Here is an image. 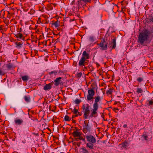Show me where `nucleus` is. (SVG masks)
<instances>
[{
    "mask_svg": "<svg viewBox=\"0 0 153 153\" xmlns=\"http://www.w3.org/2000/svg\"><path fill=\"white\" fill-rule=\"evenodd\" d=\"M151 34V32L148 30L145 29L139 33L137 42L141 45L145 46L148 43Z\"/></svg>",
    "mask_w": 153,
    "mask_h": 153,
    "instance_id": "f257e3e1",
    "label": "nucleus"
},
{
    "mask_svg": "<svg viewBox=\"0 0 153 153\" xmlns=\"http://www.w3.org/2000/svg\"><path fill=\"white\" fill-rule=\"evenodd\" d=\"M83 112L84 113V117L86 119L88 118L90 113V106L88 104H84L82 106Z\"/></svg>",
    "mask_w": 153,
    "mask_h": 153,
    "instance_id": "f03ea898",
    "label": "nucleus"
},
{
    "mask_svg": "<svg viewBox=\"0 0 153 153\" xmlns=\"http://www.w3.org/2000/svg\"><path fill=\"white\" fill-rule=\"evenodd\" d=\"M88 94L87 96V100L91 101L94 98V96L95 95V91L93 89L88 90Z\"/></svg>",
    "mask_w": 153,
    "mask_h": 153,
    "instance_id": "7ed1b4c3",
    "label": "nucleus"
},
{
    "mask_svg": "<svg viewBox=\"0 0 153 153\" xmlns=\"http://www.w3.org/2000/svg\"><path fill=\"white\" fill-rule=\"evenodd\" d=\"M112 37L113 38L112 39V41L108 44V46H110V48L111 49V50L115 49L116 46V37L114 36H113Z\"/></svg>",
    "mask_w": 153,
    "mask_h": 153,
    "instance_id": "20e7f679",
    "label": "nucleus"
},
{
    "mask_svg": "<svg viewBox=\"0 0 153 153\" xmlns=\"http://www.w3.org/2000/svg\"><path fill=\"white\" fill-rule=\"evenodd\" d=\"M98 109V107L93 106V109L91 110V114L90 115L91 117L96 118L97 117V111Z\"/></svg>",
    "mask_w": 153,
    "mask_h": 153,
    "instance_id": "39448f33",
    "label": "nucleus"
},
{
    "mask_svg": "<svg viewBox=\"0 0 153 153\" xmlns=\"http://www.w3.org/2000/svg\"><path fill=\"white\" fill-rule=\"evenodd\" d=\"M87 60L83 58H81L79 60V66L80 67H83L88 64V62H87Z\"/></svg>",
    "mask_w": 153,
    "mask_h": 153,
    "instance_id": "423d86ee",
    "label": "nucleus"
},
{
    "mask_svg": "<svg viewBox=\"0 0 153 153\" xmlns=\"http://www.w3.org/2000/svg\"><path fill=\"white\" fill-rule=\"evenodd\" d=\"M61 77L57 78L54 80V85L56 86H58L59 85H63L64 84V82L61 81Z\"/></svg>",
    "mask_w": 153,
    "mask_h": 153,
    "instance_id": "0eeeda50",
    "label": "nucleus"
},
{
    "mask_svg": "<svg viewBox=\"0 0 153 153\" xmlns=\"http://www.w3.org/2000/svg\"><path fill=\"white\" fill-rule=\"evenodd\" d=\"M86 139L88 142H92V143H95L96 139L95 137L92 135H87L86 136Z\"/></svg>",
    "mask_w": 153,
    "mask_h": 153,
    "instance_id": "6e6552de",
    "label": "nucleus"
},
{
    "mask_svg": "<svg viewBox=\"0 0 153 153\" xmlns=\"http://www.w3.org/2000/svg\"><path fill=\"white\" fill-rule=\"evenodd\" d=\"M78 5L79 7L80 5L84 6L85 4L84 3H91L92 0H77Z\"/></svg>",
    "mask_w": 153,
    "mask_h": 153,
    "instance_id": "1a4fd4ad",
    "label": "nucleus"
},
{
    "mask_svg": "<svg viewBox=\"0 0 153 153\" xmlns=\"http://www.w3.org/2000/svg\"><path fill=\"white\" fill-rule=\"evenodd\" d=\"M83 131L84 133L86 134L88 132H89L90 131L91 127L89 125H83Z\"/></svg>",
    "mask_w": 153,
    "mask_h": 153,
    "instance_id": "9d476101",
    "label": "nucleus"
},
{
    "mask_svg": "<svg viewBox=\"0 0 153 153\" xmlns=\"http://www.w3.org/2000/svg\"><path fill=\"white\" fill-rule=\"evenodd\" d=\"M94 102L93 104V106L99 107L98 102L101 101L100 97L99 96H95L94 97Z\"/></svg>",
    "mask_w": 153,
    "mask_h": 153,
    "instance_id": "9b49d317",
    "label": "nucleus"
},
{
    "mask_svg": "<svg viewBox=\"0 0 153 153\" xmlns=\"http://www.w3.org/2000/svg\"><path fill=\"white\" fill-rule=\"evenodd\" d=\"M54 82L53 81L48 84H46L45 85L43 88V89L45 91L49 90L51 89Z\"/></svg>",
    "mask_w": 153,
    "mask_h": 153,
    "instance_id": "f8f14e48",
    "label": "nucleus"
},
{
    "mask_svg": "<svg viewBox=\"0 0 153 153\" xmlns=\"http://www.w3.org/2000/svg\"><path fill=\"white\" fill-rule=\"evenodd\" d=\"M99 46L101 47L100 49L102 50H106L107 49V44L100 43L98 44Z\"/></svg>",
    "mask_w": 153,
    "mask_h": 153,
    "instance_id": "ddd939ff",
    "label": "nucleus"
},
{
    "mask_svg": "<svg viewBox=\"0 0 153 153\" xmlns=\"http://www.w3.org/2000/svg\"><path fill=\"white\" fill-rule=\"evenodd\" d=\"M58 71L56 70H54L48 73V74L51 78H54L57 75Z\"/></svg>",
    "mask_w": 153,
    "mask_h": 153,
    "instance_id": "4468645a",
    "label": "nucleus"
},
{
    "mask_svg": "<svg viewBox=\"0 0 153 153\" xmlns=\"http://www.w3.org/2000/svg\"><path fill=\"white\" fill-rule=\"evenodd\" d=\"M81 58L86 60L90 58L89 54L87 53L86 51H84L83 52Z\"/></svg>",
    "mask_w": 153,
    "mask_h": 153,
    "instance_id": "2eb2a0df",
    "label": "nucleus"
},
{
    "mask_svg": "<svg viewBox=\"0 0 153 153\" xmlns=\"http://www.w3.org/2000/svg\"><path fill=\"white\" fill-rule=\"evenodd\" d=\"M14 34V35L17 38L21 39L23 41L25 40V36H23L22 34L21 33H19L16 34Z\"/></svg>",
    "mask_w": 153,
    "mask_h": 153,
    "instance_id": "dca6fc26",
    "label": "nucleus"
},
{
    "mask_svg": "<svg viewBox=\"0 0 153 153\" xmlns=\"http://www.w3.org/2000/svg\"><path fill=\"white\" fill-rule=\"evenodd\" d=\"M23 120L22 119H16L14 120V123L16 125H21L23 123Z\"/></svg>",
    "mask_w": 153,
    "mask_h": 153,
    "instance_id": "f3484780",
    "label": "nucleus"
},
{
    "mask_svg": "<svg viewBox=\"0 0 153 153\" xmlns=\"http://www.w3.org/2000/svg\"><path fill=\"white\" fill-rule=\"evenodd\" d=\"M95 143H92V142H89L86 145V147H88L90 149H94V144Z\"/></svg>",
    "mask_w": 153,
    "mask_h": 153,
    "instance_id": "a211bd4d",
    "label": "nucleus"
},
{
    "mask_svg": "<svg viewBox=\"0 0 153 153\" xmlns=\"http://www.w3.org/2000/svg\"><path fill=\"white\" fill-rule=\"evenodd\" d=\"M16 45V47L17 49H20L22 47L23 43L22 42H16L15 43Z\"/></svg>",
    "mask_w": 153,
    "mask_h": 153,
    "instance_id": "6ab92c4d",
    "label": "nucleus"
},
{
    "mask_svg": "<svg viewBox=\"0 0 153 153\" xmlns=\"http://www.w3.org/2000/svg\"><path fill=\"white\" fill-rule=\"evenodd\" d=\"M72 134L74 137H79L81 136V134L80 132L75 131L72 133Z\"/></svg>",
    "mask_w": 153,
    "mask_h": 153,
    "instance_id": "aec40b11",
    "label": "nucleus"
},
{
    "mask_svg": "<svg viewBox=\"0 0 153 153\" xmlns=\"http://www.w3.org/2000/svg\"><path fill=\"white\" fill-rule=\"evenodd\" d=\"M24 98L25 102H26L27 103H29L30 102L31 98L30 96L25 95L24 96Z\"/></svg>",
    "mask_w": 153,
    "mask_h": 153,
    "instance_id": "412c9836",
    "label": "nucleus"
},
{
    "mask_svg": "<svg viewBox=\"0 0 153 153\" xmlns=\"http://www.w3.org/2000/svg\"><path fill=\"white\" fill-rule=\"evenodd\" d=\"M6 67L9 69H14L15 68V67L13 66V65L10 63L7 64Z\"/></svg>",
    "mask_w": 153,
    "mask_h": 153,
    "instance_id": "4be33fe9",
    "label": "nucleus"
},
{
    "mask_svg": "<svg viewBox=\"0 0 153 153\" xmlns=\"http://www.w3.org/2000/svg\"><path fill=\"white\" fill-rule=\"evenodd\" d=\"M129 144L127 141H125L122 143V147L123 148H126L128 146Z\"/></svg>",
    "mask_w": 153,
    "mask_h": 153,
    "instance_id": "5701e85b",
    "label": "nucleus"
},
{
    "mask_svg": "<svg viewBox=\"0 0 153 153\" xmlns=\"http://www.w3.org/2000/svg\"><path fill=\"white\" fill-rule=\"evenodd\" d=\"M21 77L23 81H27L30 79L29 76L27 75L21 76Z\"/></svg>",
    "mask_w": 153,
    "mask_h": 153,
    "instance_id": "b1692460",
    "label": "nucleus"
},
{
    "mask_svg": "<svg viewBox=\"0 0 153 153\" xmlns=\"http://www.w3.org/2000/svg\"><path fill=\"white\" fill-rule=\"evenodd\" d=\"M52 25H54L55 27H57L60 25V23L58 21H57L55 22L52 23Z\"/></svg>",
    "mask_w": 153,
    "mask_h": 153,
    "instance_id": "393cba45",
    "label": "nucleus"
},
{
    "mask_svg": "<svg viewBox=\"0 0 153 153\" xmlns=\"http://www.w3.org/2000/svg\"><path fill=\"white\" fill-rule=\"evenodd\" d=\"M136 92L138 94L142 93L143 92V90L141 88H137Z\"/></svg>",
    "mask_w": 153,
    "mask_h": 153,
    "instance_id": "a878e982",
    "label": "nucleus"
},
{
    "mask_svg": "<svg viewBox=\"0 0 153 153\" xmlns=\"http://www.w3.org/2000/svg\"><path fill=\"white\" fill-rule=\"evenodd\" d=\"M47 7L48 8V10H52L53 9V7L52 6V4H48L47 5Z\"/></svg>",
    "mask_w": 153,
    "mask_h": 153,
    "instance_id": "bb28decb",
    "label": "nucleus"
},
{
    "mask_svg": "<svg viewBox=\"0 0 153 153\" xmlns=\"http://www.w3.org/2000/svg\"><path fill=\"white\" fill-rule=\"evenodd\" d=\"M88 68L89 70L90 71H92L94 69V68L91 65H89L88 66Z\"/></svg>",
    "mask_w": 153,
    "mask_h": 153,
    "instance_id": "cd10ccee",
    "label": "nucleus"
},
{
    "mask_svg": "<svg viewBox=\"0 0 153 153\" xmlns=\"http://www.w3.org/2000/svg\"><path fill=\"white\" fill-rule=\"evenodd\" d=\"M95 38L93 36H91L89 37V40L91 42H93L95 40Z\"/></svg>",
    "mask_w": 153,
    "mask_h": 153,
    "instance_id": "c85d7f7f",
    "label": "nucleus"
},
{
    "mask_svg": "<svg viewBox=\"0 0 153 153\" xmlns=\"http://www.w3.org/2000/svg\"><path fill=\"white\" fill-rule=\"evenodd\" d=\"M81 149L82 150V152L83 153H89L88 151L85 148H82Z\"/></svg>",
    "mask_w": 153,
    "mask_h": 153,
    "instance_id": "c756f323",
    "label": "nucleus"
},
{
    "mask_svg": "<svg viewBox=\"0 0 153 153\" xmlns=\"http://www.w3.org/2000/svg\"><path fill=\"white\" fill-rule=\"evenodd\" d=\"M112 89L111 88H110L107 91L106 93L108 95H109L111 94L112 93Z\"/></svg>",
    "mask_w": 153,
    "mask_h": 153,
    "instance_id": "7c9ffc66",
    "label": "nucleus"
},
{
    "mask_svg": "<svg viewBox=\"0 0 153 153\" xmlns=\"http://www.w3.org/2000/svg\"><path fill=\"white\" fill-rule=\"evenodd\" d=\"M141 137H143L145 140H148V136L144 133H143V134L141 135Z\"/></svg>",
    "mask_w": 153,
    "mask_h": 153,
    "instance_id": "2f4dec72",
    "label": "nucleus"
},
{
    "mask_svg": "<svg viewBox=\"0 0 153 153\" xmlns=\"http://www.w3.org/2000/svg\"><path fill=\"white\" fill-rule=\"evenodd\" d=\"M71 119L68 115H65L64 117V120L65 121H70Z\"/></svg>",
    "mask_w": 153,
    "mask_h": 153,
    "instance_id": "473e14b6",
    "label": "nucleus"
},
{
    "mask_svg": "<svg viewBox=\"0 0 153 153\" xmlns=\"http://www.w3.org/2000/svg\"><path fill=\"white\" fill-rule=\"evenodd\" d=\"M148 103L147 104V105L149 106H150L153 105V100H148Z\"/></svg>",
    "mask_w": 153,
    "mask_h": 153,
    "instance_id": "72a5a7b5",
    "label": "nucleus"
},
{
    "mask_svg": "<svg viewBox=\"0 0 153 153\" xmlns=\"http://www.w3.org/2000/svg\"><path fill=\"white\" fill-rule=\"evenodd\" d=\"M82 73L80 72L76 74V76L77 78H80L82 76Z\"/></svg>",
    "mask_w": 153,
    "mask_h": 153,
    "instance_id": "f704fd0d",
    "label": "nucleus"
},
{
    "mask_svg": "<svg viewBox=\"0 0 153 153\" xmlns=\"http://www.w3.org/2000/svg\"><path fill=\"white\" fill-rule=\"evenodd\" d=\"M143 80V78L141 77H139L137 79V81L139 82H140Z\"/></svg>",
    "mask_w": 153,
    "mask_h": 153,
    "instance_id": "c9c22d12",
    "label": "nucleus"
},
{
    "mask_svg": "<svg viewBox=\"0 0 153 153\" xmlns=\"http://www.w3.org/2000/svg\"><path fill=\"white\" fill-rule=\"evenodd\" d=\"M81 102V100L76 99L75 100V103L76 104H79Z\"/></svg>",
    "mask_w": 153,
    "mask_h": 153,
    "instance_id": "e433bc0d",
    "label": "nucleus"
},
{
    "mask_svg": "<svg viewBox=\"0 0 153 153\" xmlns=\"http://www.w3.org/2000/svg\"><path fill=\"white\" fill-rule=\"evenodd\" d=\"M89 122V120H85L84 121V124L83 125H88Z\"/></svg>",
    "mask_w": 153,
    "mask_h": 153,
    "instance_id": "4c0bfd02",
    "label": "nucleus"
},
{
    "mask_svg": "<svg viewBox=\"0 0 153 153\" xmlns=\"http://www.w3.org/2000/svg\"><path fill=\"white\" fill-rule=\"evenodd\" d=\"M4 75V73L2 69L0 68V76H2Z\"/></svg>",
    "mask_w": 153,
    "mask_h": 153,
    "instance_id": "58836bf2",
    "label": "nucleus"
},
{
    "mask_svg": "<svg viewBox=\"0 0 153 153\" xmlns=\"http://www.w3.org/2000/svg\"><path fill=\"white\" fill-rule=\"evenodd\" d=\"M73 113L75 114H76L77 113H78V110L75 108L73 110Z\"/></svg>",
    "mask_w": 153,
    "mask_h": 153,
    "instance_id": "ea45409f",
    "label": "nucleus"
},
{
    "mask_svg": "<svg viewBox=\"0 0 153 153\" xmlns=\"http://www.w3.org/2000/svg\"><path fill=\"white\" fill-rule=\"evenodd\" d=\"M79 140H83V141H84V142L85 141V139L83 137H81L80 136L79 137Z\"/></svg>",
    "mask_w": 153,
    "mask_h": 153,
    "instance_id": "a19ab883",
    "label": "nucleus"
},
{
    "mask_svg": "<svg viewBox=\"0 0 153 153\" xmlns=\"http://www.w3.org/2000/svg\"><path fill=\"white\" fill-rule=\"evenodd\" d=\"M146 21L147 23H151L152 22L150 18H148L146 19Z\"/></svg>",
    "mask_w": 153,
    "mask_h": 153,
    "instance_id": "79ce46f5",
    "label": "nucleus"
},
{
    "mask_svg": "<svg viewBox=\"0 0 153 153\" xmlns=\"http://www.w3.org/2000/svg\"><path fill=\"white\" fill-rule=\"evenodd\" d=\"M58 73L59 74H60V75H63L64 74V72L63 71H62V70H59L58 71Z\"/></svg>",
    "mask_w": 153,
    "mask_h": 153,
    "instance_id": "37998d69",
    "label": "nucleus"
},
{
    "mask_svg": "<svg viewBox=\"0 0 153 153\" xmlns=\"http://www.w3.org/2000/svg\"><path fill=\"white\" fill-rule=\"evenodd\" d=\"M100 43H107L105 41V39H102V41Z\"/></svg>",
    "mask_w": 153,
    "mask_h": 153,
    "instance_id": "c03bdc74",
    "label": "nucleus"
},
{
    "mask_svg": "<svg viewBox=\"0 0 153 153\" xmlns=\"http://www.w3.org/2000/svg\"><path fill=\"white\" fill-rule=\"evenodd\" d=\"M120 128H118L116 131V132L117 133V134H118L119 132L120 131Z\"/></svg>",
    "mask_w": 153,
    "mask_h": 153,
    "instance_id": "a18cd8bd",
    "label": "nucleus"
},
{
    "mask_svg": "<svg viewBox=\"0 0 153 153\" xmlns=\"http://www.w3.org/2000/svg\"><path fill=\"white\" fill-rule=\"evenodd\" d=\"M34 10H33L31 9L30 11V14H33L34 13Z\"/></svg>",
    "mask_w": 153,
    "mask_h": 153,
    "instance_id": "49530a36",
    "label": "nucleus"
},
{
    "mask_svg": "<svg viewBox=\"0 0 153 153\" xmlns=\"http://www.w3.org/2000/svg\"><path fill=\"white\" fill-rule=\"evenodd\" d=\"M88 68L87 67H85V66L83 68V71H85L86 70H88Z\"/></svg>",
    "mask_w": 153,
    "mask_h": 153,
    "instance_id": "de8ad7c7",
    "label": "nucleus"
},
{
    "mask_svg": "<svg viewBox=\"0 0 153 153\" xmlns=\"http://www.w3.org/2000/svg\"><path fill=\"white\" fill-rule=\"evenodd\" d=\"M81 142H79V143H76V145L78 146H79L80 144H81Z\"/></svg>",
    "mask_w": 153,
    "mask_h": 153,
    "instance_id": "09e8293b",
    "label": "nucleus"
},
{
    "mask_svg": "<svg viewBox=\"0 0 153 153\" xmlns=\"http://www.w3.org/2000/svg\"><path fill=\"white\" fill-rule=\"evenodd\" d=\"M117 119V118H112V120L114 122H115L116 121V120Z\"/></svg>",
    "mask_w": 153,
    "mask_h": 153,
    "instance_id": "8fccbe9b",
    "label": "nucleus"
},
{
    "mask_svg": "<svg viewBox=\"0 0 153 153\" xmlns=\"http://www.w3.org/2000/svg\"><path fill=\"white\" fill-rule=\"evenodd\" d=\"M150 19H151V21H152V22H153V16H151L150 17Z\"/></svg>",
    "mask_w": 153,
    "mask_h": 153,
    "instance_id": "3c124183",
    "label": "nucleus"
},
{
    "mask_svg": "<svg viewBox=\"0 0 153 153\" xmlns=\"http://www.w3.org/2000/svg\"><path fill=\"white\" fill-rule=\"evenodd\" d=\"M113 110H114V111H115V112H117L116 111V110L118 111V110H119V109H118L117 108H114Z\"/></svg>",
    "mask_w": 153,
    "mask_h": 153,
    "instance_id": "603ef678",
    "label": "nucleus"
},
{
    "mask_svg": "<svg viewBox=\"0 0 153 153\" xmlns=\"http://www.w3.org/2000/svg\"><path fill=\"white\" fill-rule=\"evenodd\" d=\"M101 117L103 118V120H105L104 119V115L103 114H102L101 115Z\"/></svg>",
    "mask_w": 153,
    "mask_h": 153,
    "instance_id": "864d4df0",
    "label": "nucleus"
},
{
    "mask_svg": "<svg viewBox=\"0 0 153 153\" xmlns=\"http://www.w3.org/2000/svg\"><path fill=\"white\" fill-rule=\"evenodd\" d=\"M127 124H124L123 126V127L124 128H126L127 127Z\"/></svg>",
    "mask_w": 153,
    "mask_h": 153,
    "instance_id": "5fc2aeb1",
    "label": "nucleus"
},
{
    "mask_svg": "<svg viewBox=\"0 0 153 153\" xmlns=\"http://www.w3.org/2000/svg\"><path fill=\"white\" fill-rule=\"evenodd\" d=\"M124 8V7H121V11L122 12H123L124 11L123 9Z\"/></svg>",
    "mask_w": 153,
    "mask_h": 153,
    "instance_id": "6e6d98bb",
    "label": "nucleus"
},
{
    "mask_svg": "<svg viewBox=\"0 0 153 153\" xmlns=\"http://www.w3.org/2000/svg\"><path fill=\"white\" fill-rule=\"evenodd\" d=\"M120 103V102L119 101H116L114 103V104H117V103Z\"/></svg>",
    "mask_w": 153,
    "mask_h": 153,
    "instance_id": "4d7b16f0",
    "label": "nucleus"
},
{
    "mask_svg": "<svg viewBox=\"0 0 153 153\" xmlns=\"http://www.w3.org/2000/svg\"><path fill=\"white\" fill-rule=\"evenodd\" d=\"M51 4H52V6L53 5L54 7H55L56 5V4H55V3H54V4L51 3Z\"/></svg>",
    "mask_w": 153,
    "mask_h": 153,
    "instance_id": "13d9d810",
    "label": "nucleus"
},
{
    "mask_svg": "<svg viewBox=\"0 0 153 153\" xmlns=\"http://www.w3.org/2000/svg\"><path fill=\"white\" fill-rule=\"evenodd\" d=\"M34 134L36 135L37 136H39V134L38 133H33Z\"/></svg>",
    "mask_w": 153,
    "mask_h": 153,
    "instance_id": "bf43d9fd",
    "label": "nucleus"
},
{
    "mask_svg": "<svg viewBox=\"0 0 153 153\" xmlns=\"http://www.w3.org/2000/svg\"><path fill=\"white\" fill-rule=\"evenodd\" d=\"M77 115H76L75 116H72V119H73V118H74L75 117H77Z\"/></svg>",
    "mask_w": 153,
    "mask_h": 153,
    "instance_id": "052dcab7",
    "label": "nucleus"
},
{
    "mask_svg": "<svg viewBox=\"0 0 153 153\" xmlns=\"http://www.w3.org/2000/svg\"><path fill=\"white\" fill-rule=\"evenodd\" d=\"M72 121L73 123H75V120H74L73 119H72Z\"/></svg>",
    "mask_w": 153,
    "mask_h": 153,
    "instance_id": "680f3d73",
    "label": "nucleus"
},
{
    "mask_svg": "<svg viewBox=\"0 0 153 153\" xmlns=\"http://www.w3.org/2000/svg\"><path fill=\"white\" fill-rule=\"evenodd\" d=\"M75 140H76V141H78V140H79V138H75Z\"/></svg>",
    "mask_w": 153,
    "mask_h": 153,
    "instance_id": "e2e57ef3",
    "label": "nucleus"
},
{
    "mask_svg": "<svg viewBox=\"0 0 153 153\" xmlns=\"http://www.w3.org/2000/svg\"><path fill=\"white\" fill-rule=\"evenodd\" d=\"M78 114L79 116H81L82 114L81 113H80L79 112H78Z\"/></svg>",
    "mask_w": 153,
    "mask_h": 153,
    "instance_id": "0e129e2a",
    "label": "nucleus"
},
{
    "mask_svg": "<svg viewBox=\"0 0 153 153\" xmlns=\"http://www.w3.org/2000/svg\"><path fill=\"white\" fill-rule=\"evenodd\" d=\"M106 36H109V33H107L106 34Z\"/></svg>",
    "mask_w": 153,
    "mask_h": 153,
    "instance_id": "69168bd1",
    "label": "nucleus"
},
{
    "mask_svg": "<svg viewBox=\"0 0 153 153\" xmlns=\"http://www.w3.org/2000/svg\"><path fill=\"white\" fill-rule=\"evenodd\" d=\"M55 42V40L54 39H53L52 41V42Z\"/></svg>",
    "mask_w": 153,
    "mask_h": 153,
    "instance_id": "338daca9",
    "label": "nucleus"
},
{
    "mask_svg": "<svg viewBox=\"0 0 153 153\" xmlns=\"http://www.w3.org/2000/svg\"><path fill=\"white\" fill-rule=\"evenodd\" d=\"M96 64L97 65H98V66H100V65L99 64L97 63V62H96Z\"/></svg>",
    "mask_w": 153,
    "mask_h": 153,
    "instance_id": "774afa93",
    "label": "nucleus"
}]
</instances>
